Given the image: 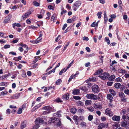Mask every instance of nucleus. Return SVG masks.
<instances>
[{"instance_id":"obj_1","label":"nucleus","mask_w":129,"mask_h":129,"mask_svg":"<svg viewBox=\"0 0 129 129\" xmlns=\"http://www.w3.org/2000/svg\"><path fill=\"white\" fill-rule=\"evenodd\" d=\"M81 2L79 1L75 2L73 4L72 8L74 11H76L81 4Z\"/></svg>"},{"instance_id":"obj_2","label":"nucleus","mask_w":129,"mask_h":129,"mask_svg":"<svg viewBox=\"0 0 129 129\" xmlns=\"http://www.w3.org/2000/svg\"><path fill=\"white\" fill-rule=\"evenodd\" d=\"M43 120L42 118H38L36 119L35 121V123L36 125L34 127L36 129L38 128L39 127V124H42L43 123Z\"/></svg>"},{"instance_id":"obj_3","label":"nucleus","mask_w":129,"mask_h":129,"mask_svg":"<svg viewBox=\"0 0 129 129\" xmlns=\"http://www.w3.org/2000/svg\"><path fill=\"white\" fill-rule=\"evenodd\" d=\"M32 12L33 11L31 9H30L28 10L27 12L22 15V17L23 19H26L29 16V15L31 14Z\"/></svg>"},{"instance_id":"obj_4","label":"nucleus","mask_w":129,"mask_h":129,"mask_svg":"<svg viewBox=\"0 0 129 129\" xmlns=\"http://www.w3.org/2000/svg\"><path fill=\"white\" fill-rule=\"evenodd\" d=\"M109 76V75L108 73L105 72L100 75L99 76L102 79L105 80L107 79Z\"/></svg>"},{"instance_id":"obj_5","label":"nucleus","mask_w":129,"mask_h":129,"mask_svg":"<svg viewBox=\"0 0 129 129\" xmlns=\"http://www.w3.org/2000/svg\"><path fill=\"white\" fill-rule=\"evenodd\" d=\"M86 97L88 99L94 100H96L98 99L97 96L93 94H87Z\"/></svg>"},{"instance_id":"obj_6","label":"nucleus","mask_w":129,"mask_h":129,"mask_svg":"<svg viewBox=\"0 0 129 129\" xmlns=\"http://www.w3.org/2000/svg\"><path fill=\"white\" fill-rule=\"evenodd\" d=\"M105 114L106 115H108L109 116H112L113 114V112L109 108L105 110Z\"/></svg>"},{"instance_id":"obj_7","label":"nucleus","mask_w":129,"mask_h":129,"mask_svg":"<svg viewBox=\"0 0 129 129\" xmlns=\"http://www.w3.org/2000/svg\"><path fill=\"white\" fill-rule=\"evenodd\" d=\"M92 91L95 93H97L99 91V90L98 86L96 85H93L92 87Z\"/></svg>"},{"instance_id":"obj_8","label":"nucleus","mask_w":129,"mask_h":129,"mask_svg":"<svg viewBox=\"0 0 129 129\" xmlns=\"http://www.w3.org/2000/svg\"><path fill=\"white\" fill-rule=\"evenodd\" d=\"M43 34L41 32H40L39 34V36L35 40L34 42L36 44H37L39 43L40 40H41L42 38V36Z\"/></svg>"},{"instance_id":"obj_9","label":"nucleus","mask_w":129,"mask_h":129,"mask_svg":"<svg viewBox=\"0 0 129 129\" xmlns=\"http://www.w3.org/2000/svg\"><path fill=\"white\" fill-rule=\"evenodd\" d=\"M11 17V15H8V16L6 17L3 21L4 23L5 24L9 22L10 21V20Z\"/></svg>"},{"instance_id":"obj_10","label":"nucleus","mask_w":129,"mask_h":129,"mask_svg":"<svg viewBox=\"0 0 129 129\" xmlns=\"http://www.w3.org/2000/svg\"><path fill=\"white\" fill-rule=\"evenodd\" d=\"M94 107L95 109H100L102 108V107L100 103H95L94 105Z\"/></svg>"},{"instance_id":"obj_11","label":"nucleus","mask_w":129,"mask_h":129,"mask_svg":"<svg viewBox=\"0 0 129 129\" xmlns=\"http://www.w3.org/2000/svg\"><path fill=\"white\" fill-rule=\"evenodd\" d=\"M121 126L125 127H126L128 126V123L127 121L124 120L121 124Z\"/></svg>"},{"instance_id":"obj_12","label":"nucleus","mask_w":129,"mask_h":129,"mask_svg":"<svg viewBox=\"0 0 129 129\" xmlns=\"http://www.w3.org/2000/svg\"><path fill=\"white\" fill-rule=\"evenodd\" d=\"M20 93H16L13 96H11L10 98L13 99H17L20 96Z\"/></svg>"},{"instance_id":"obj_13","label":"nucleus","mask_w":129,"mask_h":129,"mask_svg":"<svg viewBox=\"0 0 129 129\" xmlns=\"http://www.w3.org/2000/svg\"><path fill=\"white\" fill-rule=\"evenodd\" d=\"M107 127V126L103 123L100 124L98 126V128L102 129L103 128H106Z\"/></svg>"},{"instance_id":"obj_14","label":"nucleus","mask_w":129,"mask_h":129,"mask_svg":"<svg viewBox=\"0 0 129 129\" xmlns=\"http://www.w3.org/2000/svg\"><path fill=\"white\" fill-rule=\"evenodd\" d=\"M120 117L119 116L114 115L112 119L113 121H119Z\"/></svg>"},{"instance_id":"obj_15","label":"nucleus","mask_w":129,"mask_h":129,"mask_svg":"<svg viewBox=\"0 0 129 129\" xmlns=\"http://www.w3.org/2000/svg\"><path fill=\"white\" fill-rule=\"evenodd\" d=\"M43 108L46 111L50 112V111L51 109V108L49 106H45L43 107Z\"/></svg>"},{"instance_id":"obj_16","label":"nucleus","mask_w":129,"mask_h":129,"mask_svg":"<svg viewBox=\"0 0 129 129\" xmlns=\"http://www.w3.org/2000/svg\"><path fill=\"white\" fill-rule=\"evenodd\" d=\"M26 124L25 122L23 121L21 123L20 125L21 129H23L24 128L26 127Z\"/></svg>"},{"instance_id":"obj_17","label":"nucleus","mask_w":129,"mask_h":129,"mask_svg":"<svg viewBox=\"0 0 129 129\" xmlns=\"http://www.w3.org/2000/svg\"><path fill=\"white\" fill-rule=\"evenodd\" d=\"M110 93L113 96L116 95V92L114 90L110 89L109 90Z\"/></svg>"},{"instance_id":"obj_18","label":"nucleus","mask_w":129,"mask_h":129,"mask_svg":"<svg viewBox=\"0 0 129 129\" xmlns=\"http://www.w3.org/2000/svg\"><path fill=\"white\" fill-rule=\"evenodd\" d=\"M69 98V95L68 94H67L62 96V98L64 100H68Z\"/></svg>"},{"instance_id":"obj_19","label":"nucleus","mask_w":129,"mask_h":129,"mask_svg":"<svg viewBox=\"0 0 129 129\" xmlns=\"http://www.w3.org/2000/svg\"><path fill=\"white\" fill-rule=\"evenodd\" d=\"M22 58V57L21 56H20L18 57H15L13 58V60L16 61H18L21 60V59Z\"/></svg>"},{"instance_id":"obj_20","label":"nucleus","mask_w":129,"mask_h":129,"mask_svg":"<svg viewBox=\"0 0 129 129\" xmlns=\"http://www.w3.org/2000/svg\"><path fill=\"white\" fill-rule=\"evenodd\" d=\"M77 109L75 108H72L70 110V112L73 114H75L76 112Z\"/></svg>"},{"instance_id":"obj_21","label":"nucleus","mask_w":129,"mask_h":129,"mask_svg":"<svg viewBox=\"0 0 129 129\" xmlns=\"http://www.w3.org/2000/svg\"><path fill=\"white\" fill-rule=\"evenodd\" d=\"M80 93L79 89H75L73 91L72 93L73 95H78Z\"/></svg>"},{"instance_id":"obj_22","label":"nucleus","mask_w":129,"mask_h":129,"mask_svg":"<svg viewBox=\"0 0 129 129\" xmlns=\"http://www.w3.org/2000/svg\"><path fill=\"white\" fill-rule=\"evenodd\" d=\"M75 75L72 74L70 77V78L68 81V83H69L72 80V79L75 78Z\"/></svg>"},{"instance_id":"obj_23","label":"nucleus","mask_w":129,"mask_h":129,"mask_svg":"<svg viewBox=\"0 0 129 129\" xmlns=\"http://www.w3.org/2000/svg\"><path fill=\"white\" fill-rule=\"evenodd\" d=\"M91 101L89 100H87L85 101V104L86 105H90L91 104Z\"/></svg>"},{"instance_id":"obj_24","label":"nucleus","mask_w":129,"mask_h":129,"mask_svg":"<svg viewBox=\"0 0 129 129\" xmlns=\"http://www.w3.org/2000/svg\"><path fill=\"white\" fill-rule=\"evenodd\" d=\"M103 72V70L101 69H98L97 71L96 72L95 74L97 75L98 74H100L102 72Z\"/></svg>"},{"instance_id":"obj_25","label":"nucleus","mask_w":129,"mask_h":129,"mask_svg":"<svg viewBox=\"0 0 129 129\" xmlns=\"http://www.w3.org/2000/svg\"><path fill=\"white\" fill-rule=\"evenodd\" d=\"M80 89L83 90L84 92L86 91L87 90V89L85 86H83L80 87Z\"/></svg>"},{"instance_id":"obj_26","label":"nucleus","mask_w":129,"mask_h":129,"mask_svg":"<svg viewBox=\"0 0 129 129\" xmlns=\"http://www.w3.org/2000/svg\"><path fill=\"white\" fill-rule=\"evenodd\" d=\"M87 109L88 111L91 112H93L94 110V108L92 106L87 107Z\"/></svg>"},{"instance_id":"obj_27","label":"nucleus","mask_w":129,"mask_h":129,"mask_svg":"<svg viewBox=\"0 0 129 129\" xmlns=\"http://www.w3.org/2000/svg\"><path fill=\"white\" fill-rule=\"evenodd\" d=\"M114 87L116 88H119L121 86V84L119 83H116L114 85Z\"/></svg>"},{"instance_id":"obj_28","label":"nucleus","mask_w":129,"mask_h":129,"mask_svg":"<svg viewBox=\"0 0 129 129\" xmlns=\"http://www.w3.org/2000/svg\"><path fill=\"white\" fill-rule=\"evenodd\" d=\"M115 78V76L114 75H111L109 78V79L110 80L113 81L114 80Z\"/></svg>"},{"instance_id":"obj_29","label":"nucleus","mask_w":129,"mask_h":129,"mask_svg":"<svg viewBox=\"0 0 129 129\" xmlns=\"http://www.w3.org/2000/svg\"><path fill=\"white\" fill-rule=\"evenodd\" d=\"M107 97L108 99L110 100V102L111 101V100H112L113 98L112 96L110 94H107Z\"/></svg>"},{"instance_id":"obj_30","label":"nucleus","mask_w":129,"mask_h":129,"mask_svg":"<svg viewBox=\"0 0 129 129\" xmlns=\"http://www.w3.org/2000/svg\"><path fill=\"white\" fill-rule=\"evenodd\" d=\"M120 126L119 124L116 123L115 124L113 125L114 129H116L118 127H119Z\"/></svg>"},{"instance_id":"obj_31","label":"nucleus","mask_w":129,"mask_h":129,"mask_svg":"<svg viewBox=\"0 0 129 129\" xmlns=\"http://www.w3.org/2000/svg\"><path fill=\"white\" fill-rule=\"evenodd\" d=\"M105 42H107L108 44H110V41L108 38L106 37H105Z\"/></svg>"},{"instance_id":"obj_32","label":"nucleus","mask_w":129,"mask_h":129,"mask_svg":"<svg viewBox=\"0 0 129 129\" xmlns=\"http://www.w3.org/2000/svg\"><path fill=\"white\" fill-rule=\"evenodd\" d=\"M80 124L82 127H85L86 126V123L83 122H81L80 123Z\"/></svg>"},{"instance_id":"obj_33","label":"nucleus","mask_w":129,"mask_h":129,"mask_svg":"<svg viewBox=\"0 0 129 129\" xmlns=\"http://www.w3.org/2000/svg\"><path fill=\"white\" fill-rule=\"evenodd\" d=\"M18 7V5H16L14 6H11L10 7V8L11 9H16L17 7Z\"/></svg>"},{"instance_id":"obj_34","label":"nucleus","mask_w":129,"mask_h":129,"mask_svg":"<svg viewBox=\"0 0 129 129\" xmlns=\"http://www.w3.org/2000/svg\"><path fill=\"white\" fill-rule=\"evenodd\" d=\"M102 13V12H99L97 14V16H98V18L100 19V18L101 16V14Z\"/></svg>"},{"instance_id":"obj_35","label":"nucleus","mask_w":129,"mask_h":129,"mask_svg":"<svg viewBox=\"0 0 129 129\" xmlns=\"http://www.w3.org/2000/svg\"><path fill=\"white\" fill-rule=\"evenodd\" d=\"M33 4L36 6H38L40 5L39 3L36 1L33 2Z\"/></svg>"},{"instance_id":"obj_36","label":"nucleus","mask_w":129,"mask_h":129,"mask_svg":"<svg viewBox=\"0 0 129 129\" xmlns=\"http://www.w3.org/2000/svg\"><path fill=\"white\" fill-rule=\"evenodd\" d=\"M62 80L61 79H59L57 80L56 82V84L57 85H59L61 82Z\"/></svg>"},{"instance_id":"obj_37","label":"nucleus","mask_w":129,"mask_h":129,"mask_svg":"<svg viewBox=\"0 0 129 129\" xmlns=\"http://www.w3.org/2000/svg\"><path fill=\"white\" fill-rule=\"evenodd\" d=\"M77 105L79 106H80L83 105V103L80 101H78L77 102Z\"/></svg>"},{"instance_id":"obj_38","label":"nucleus","mask_w":129,"mask_h":129,"mask_svg":"<svg viewBox=\"0 0 129 129\" xmlns=\"http://www.w3.org/2000/svg\"><path fill=\"white\" fill-rule=\"evenodd\" d=\"M0 86H7V83L6 82H2L0 83Z\"/></svg>"},{"instance_id":"obj_39","label":"nucleus","mask_w":129,"mask_h":129,"mask_svg":"<svg viewBox=\"0 0 129 129\" xmlns=\"http://www.w3.org/2000/svg\"><path fill=\"white\" fill-rule=\"evenodd\" d=\"M119 96L121 98H124V97H125V95L123 93L121 92L119 94Z\"/></svg>"},{"instance_id":"obj_40","label":"nucleus","mask_w":129,"mask_h":129,"mask_svg":"<svg viewBox=\"0 0 129 129\" xmlns=\"http://www.w3.org/2000/svg\"><path fill=\"white\" fill-rule=\"evenodd\" d=\"M93 117L92 115H90L88 117V120L90 121H91L92 120Z\"/></svg>"},{"instance_id":"obj_41","label":"nucleus","mask_w":129,"mask_h":129,"mask_svg":"<svg viewBox=\"0 0 129 129\" xmlns=\"http://www.w3.org/2000/svg\"><path fill=\"white\" fill-rule=\"evenodd\" d=\"M10 75V74L9 73L8 74L4 75L2 76V78L4 79L7 77L8 76Z\"/></svg>"},{"instance_id":"obj_42","label":"nucleus","mask_w":129,"mask_h":129,"mask_svg":"<svg viewBox=\"0 0 129 129\" xmlns=\"http://www.w3.org/2000/svg\"><path fill=\"white\" fill-rule=\"evenodd\" d=\"M73 119L75 121V120H79L78 117L76 116H74L73 117Z\"/></svg>"},{"instance_id":"obj_43","label":"nucleus","mask_w":129,"mask_h":129,"mask_svg":"<svg viewBox=\"0 0 129 129\" xmlns=\"http://www.w3.org/2000/svg\"><path fill=\"white\" fill-rule=\"evenodd\" d=\"M89 80L90 81H96V78L95 77L91 78H89Z\"/></svg>"},{"instance_id":"obj_44","label":"nucleus","mask_w":129,"mask_h":129,"mask_svg":"<svg viewBox=\"0 0 129 129\" xmlns=\"http://www.w3.org/2000/svg\"><path fill=\"white\" fill-rule=\"evenodd\" d=\"M57 125L58 126H60L61 125V122L60 120L58 119V120H57Z\"/></svg>"},{"instance_id":"obj_45","label":"nucleus","mask_w":129,"mask_h":129,"mask_svg":"<svg viewBox=\"0 0 129 129\" xmlns=\"http://www.w3.org/2000/svg\"><path fill=\"white\" fill-rule=\"evenodd\" d=\"M20 45L24 48H26L27 49H28V47L27 46V45L26 44H24L22 43H21L20 44Z\"/></svg>"},{"instance_id":"obj_46","label":"nucleus","mask_w":129,"mask_h":129,"mask_svg":"<svg viewBox=\"0 0 129 129\" xmlns=\"http://www.w3.org/2000/svg\"><path fill=\"white\" fill-rule=\"evenodd\" d=\"M8 92L7 91H4L2 92L1 93V95H5L7 94Z\"/></svg>"},{"instance_id":"obj_47","label":"nucleus","mask_w":129,"mask_h":129,"mask_svg":"<svg viewBox=\"0 0 129 129\" xmlns=\"http://www.w3.org/2000/svg\"><path fill=\"white\" fill-rule=\"evenodd\" d=\"M11 112V110L9 109H7L6 112V113L7 114H9Z\"/></svg>"},{"instance_id":"obj_48","label":"nucleus","mask_w":129,"mask_h":129,"mask_svg":"<svg viewBox=\"0 0 129 129\" xmlns=\"http://www.w3.org/2000/svg\"><path fill=\"white\" fill-rule=\"evenodd\" d=\"M48 8L49 9H51L53 10H54V8L51 5H49L48 6Z\"/></svg>"},{"instance_id":"obj_49","label":"nucleus","mask_w":129,"mask_h":129,"mask_svg":"<svg viewBox=\"0 0 129 129\" xmlns=\"http://www.w3.org/2000/svg\"><path fill=\"white\" fill-rule=\"evenodd\" d=\"M61 38V36L60 35H59L58 37H57L56 39H55V41L56 42H57L58 40H60Z\"/></svg>"},{"instance_id":"obj_50","label":"nucleus","mask_w":129,"mask_h":129,"mask_svg":"<svg viewBox=\"0 0 129 129\" xmlns=\"http://www.w3.org/2000/svg\"><path fill=\"white\" fill-rule=\"evenodd\" d=\"M78 111L79 112L81 113H83L84 112V110L81 108L79 109Z\"/></svg>"},{"instance_id":"obj_51","label":"nucleus","mask_w":129,"mask_h":129,"mask_svg":"<svg viewBox=\"0 0 129 129\" xmlns=\"http://www.w3.org/2000/svg\"><path fill=\"white\" fill-rule=\"evenodd\" d=\"M56 102H61L62 101L61 99L60 98H58L55 100Z\"/></svg>"},{"instance_id":"obj_52","label":"nucleus","mask_w":129,"mask_h":129,"mask_svg":"<svg viewBox=\"0 0 129 129\" xmlns=\"http://www.w3.org/2000/svg\"><path fill=\"white\" fill-rule=\"evenodd\" d=\"M124 93L127 95H129V90L128 89H125L124 91Z\"/></svg>"},{"instance_id":"obj_53","label":"nucleus","mask_w":129,"mask_h":129,"mask_svg":"<svg viewBox=\"0 0 129 129\" xmlns=\"http://www.w3.org/2000/svg\"><path fill=\"white\" fill-rule=\"evenodd\" d=\"M10 47V45H5L4 47L5 49H7L9 48Z\"/></svg>"},{"instance_id":"obj_54","label":"nucleus","mask_w":129,"mask_h":129,"mask_svg":"<svg viewBox=\"0 0 129 129\" xmlns=\"http://www.w3.org/2000/svg\"><path fill=\"white\" fill-rule=\"evenodd\" d=\"M116 80L118 82H121L122 81V79L120 77H118L116 78Z\"/></svg>"},{"instance_id":"obj_55","label":"nucleus","mask_w":129,"mask_h":129,"mask_svg":"<svg viewBox=\"0 0 129 129\" xmlns=\"http://www.w3.org/2000/svg\"><path fill=\"white\" fill-rule=\"evenodd\" d=\"M56 17V14H54L52 16L51 19L53 21H54V20L55 19V17Z\"/></svg>"},{"instance_id":"obj_56","label":"nucleus","mask_w":129,"mask_h":129,"mask_svg":"<svg viewBox=\"0 0 129 129\" xmlns=\"http://www.w3.org/2000/svg\"><path fill=\"white\" fill-rule=\"evenodd\" d=\"M22 109L21 108H19L17 112V113L18 114H21L22 113Z\"/></svg>"},{"instance_id":"obj_57","label":"nucleus","mask_w":129,"mask_h":129,"mask_svg":"<svg viewBox=\"0 0 129 129\" xmlns=\"http://www.w3.org/2000/svg\"><path fill=\"white\" fill-rule=\"evenodd\" d=\"M73 98L74 99L76 100H80L81 99V98L78 96H74Z\"/></svg>"},{"instance_id":"obj_58","label":"nucleus","mask_w":129,"mask_h":129,"mask_svg":"<svg viewBox=\"0 0 129 129\" xmlns=\"http://www.w3.org/2000/svg\"><path fill=\"white\" fill-rule=\"evenodd\" d=\"M35 58L36 59L33 61V62L34 63H35L38 60V57L37 56L35 57Z\"/></svg>"},{"instance_id":"obj_59","label":"nucleus","mask_w":129,"mask_h":129,"mask_svg":"<svg viewBox=\"0 0 129 129\" xmlns=\"http://www.w3.org/2000/svg\"><path fill=\"white\" fill-rule=\"evenodd\" d=\"M55 68H54L51 70L50 71H49L48 72V74H50L52 72H55Z\"/></svg>"},{"instance_id":"obj_60","label":"nucleus","mask_w":129,"mask_h":129,"mask_svg":"<svg viewBox=\"0 0 129 129\" xmlns=\"http://www.w3.org/2000/svg\"><path fill=\"white\" fill-rule=\"evenodd\" d=\"M45 12V10L43 9H42L41 11V12H40V14L43 15L44 13Z\"/></svg>"},{"instance_id":"obj_61","label":"nucleus","mask_w":129,"mask_h":129,"mask_svg":"<svg viewBox=\"0 0 129 129\" xmlns=\"http://www.w3.org/2000/svg\"><path fill=\"white\" fill-rule=\"evenodd\" d=\"M121 101L123 102H125L126 101V99L124 97V98H121Z\"/></svg>"},{"instance_id":"obj_62","label":"nucleus","mask_w":129,"mask_h":129,"mask_svg":"<svg viewBox=\"0 0 129 129\" xmlns=\"http://www.w3.org/2000/svg\"><path fill=\"white\" fill-rule=\"evenodd\" d=\"M72 65V64H71L70 63L67 66V69L65 70L64 72H65Z\"/></svg>"},{"instance_id":"obj_63","label":"nucleus","mask_w":129,"mask_h":129,"mask_svg":"<svg viewBox=\"0 0 129 129\" xmlns=\"http://www.w3.org/2000/svg\"><path fill=\"white\" fill-rule=\"evenodd\" d=\"M38 106H37L36 105L34 107H33L32 109V110L33 111H35V110L38 108Z\"/></svg>"},{"instance_id":"obj_64","label":"nucleus","mask_w":129,"mask_h":129,"mask_svg":"<svg viewBox=\"0 0 129 129\" xmlns=\"http://www.w3.org/2000/svg\"><path fill=\"white\" fill-rule=\"evenodd\" d=\"M83 40H85L86 41H88L89 40V38L88 37L85 36H84L83 38Z\"/></svg>"}]
</instances>
